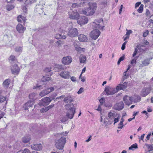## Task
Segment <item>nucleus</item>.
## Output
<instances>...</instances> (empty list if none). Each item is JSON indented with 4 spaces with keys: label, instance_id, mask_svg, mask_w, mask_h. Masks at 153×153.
Listing matches in <instances>:
<instances>
[{
    "label": "nucleus",
    "instance_id": "31",
    "mask_svg": "<svg viewBox=\"0 0 153 153\" xmlns=\"http://www.w3.org/2000/svg\"><path fill=\"white\" fill-rule=\"evenodd\" d=\"M9 59L10 62L11 63L16 62L17 61L15 56L13 55H11Z\"/></svg>",
    "mask_w": 153,
    "mask_h": 153
},
{
    "label": "nucleus",
    "instance_id": "41",
    "mask_svg": "<svg viewBox=\"0 0 153 153\" xmlns=\"http://www.w3.org/2000/svg\"><path fill=\"white\" fill-rule=\"evenodd\" d=\"M56 94L54 96V97H51V98H52V100H54V101H56V100L57 99H63V98H65V95H62L61 96H60V97H57L56 99H55V97H56Z\"/></svg>",
    "mask_w": 153,
    "mask_h": 153
},
{
    "label": "nucleus",
    "instance_id": "35",
    "mask_svg": "<svg viewBox=\"0 0 153 153\" xmlns=\"http://www.w3.org/2000/svg\"><path fill=\"white\" fill-rule=\"evenodd\" d=\"M153 145L152 144H149L147 143L145 144V146H146L148 150V152H149L153 150Z\"/></svg>",
    "mask_w": 153,
    "mask_h": 153
},
{
    "label": "nucleus",
    "instance_id": "32",
    "mask_svg": "<svg viewBox=\"0 0 153 153\" xmlns=\"http://www.w3.org/2000/svg\"><path fill=\"white\" fill-rule=\"evenodd\" d=\"M30 140V137L29 136L24 137L22 139V141L25 143H27Z\"/></svg>",
    "mask_w": 153,
    "mask_h": 153
},
{
    "label": "nucleus",
    "instance_id": "56",
    "mask_svg": "<svg viewBox=\"0 0 153 153\" xmlns=\"http://www.w3.org/2000/svg\"><path fill=\"white\" fill-rule=\"evenodd\" d=\"M127 42V41H125L122 45V47H121V49L122 50H123L125 49V46Z\"/></svg>",
    "mask_w": 153,
    "mask_h": 153
},
{
    "label": "nucleus",
    "instance_id": "34",
    "mask_svg": "<svg viewBox=\"0 0 153 153\" xmlns=\"http://www.w3.org/2000/svg\"><path fill=\"white\" fill-rule=\"evenodd\" d=\"M55 38L57 39H65L66 38V36L64 35H62L60 34H57L55 36Z\"/></svg>",
    "mask_w": 153,
    "mask_h": 153
},
{
    "label": "nucleus",
    "instance_id": "4",
    "mask_svg": "<svg viewBox=\"0 0 153 153\" xmlns=\"http://www.w3.org/2000/svg\"><path fill=\"white\" fill-rule=\"evenodd\" d=\"M104 91L107 95H113L118 91L117 87L113 88L110 86H107L105 88Z\"/></svg>",
    "mask_w": 153,
    "mask_h": 153
},
{
    "label": "nucleus",
    "instance_id": "60",
    "mask_svg": "<svg viewBox=\"0 0 153 153\" xmlns=\"http://www.w3.org/2000/svg\"><path fill=\"white\" fill-rule=\"evenodd\" d=\"M83 91V88H81L79 91L77 92V93L79 94H81Z\"/></svg>",
    "mask_w": 153,
    "mask_h": 153
},
{
    "label": "nucleus",
    "instance_id": "6",
    "mask_svg": "<svg viewBox=\"0 0 153 153\" xmlns=\"http://www.w3.org/2000/svg\"><path fill=\"white\" fill-rule=\"evenodd\" d=\"M50 98L48 97H45L42 98L39 102V105L40 106H45L48 105L51 102Z\"/></svg>",
    "mask_w": 153,
    "mask_h": 153
},
{
    "label": "nucleus",
    "instance_id": "10",
    "mask_svg": "<svg viewBox=\"0 0 153 153\" xmlns=\"http://www.w3.org/2000/svg\"><path fill=\"white\" fill-rule=\"evenodd\" d=\"M10 69L12 74H18L19 73L20 69L16 64H14L11 66Z\"/></svg>",
    "mask_w": 153,
    "mask_h": 153
},
{
    "label": "nucleus",
    "instance_id": "48",
    "mask_svg": "<svg viewBox=\"0 0 153 153\" xmlns=\"http://www.w3.org/2000/svg\"><path fill=\"white\" fill-rule=\"evenodd\" d=\"M48 110V109L47 108V107L45 108H42L40 110V111L41 112L43 113L47 111Z\"/></svg>",
    "mask_w": 153,
    "mask_h": 153
},
{
    "label": "nucleus",
    "instance_id": "45",
    "mask_svg": "<svg viewBox=\"0 0 153 153\" xmlns=\"http://www.w3.org/2000/svg\"><path fill=\"white\" fill-rule=\"evenodd\" d=\"M14 7V6L12 5H10L7 6L6 7V9L9 11L12 10Z\"/></svg>",
    "mask_w": 153,
    "mask_h": 153
},
{
    "label": "nucleus",
    "instance_id": "44",
    "mask_svg": "<svg viewBox=\"0 0 153 153\" xmlns=\"http://www.w3.org/2000/svg\"><path fill=\"white\" fill-rule=\"evenodd\" d=\"M80 4L79 3H74L72 5V7H80Z\"/></svg>",
    "mask_w": 153,
    "mask_h": 153
},
{
    "label": "nucleus",
    "instance_id": "13",
    "mask_svg": "<svg viewBox=\"0 0 153 153\" xmlns=\"http://www.w3.org/2000/svg\"><path fill=\"white\" fill-rule=\"evenodd\" d=\"M54 90L53 87H51L45 90H43L39 93V95L42 97L45 96L51 92L53 91Z\"/></svg>",
    "mask_w": 153,
    "mask_h": 153
},
{
    "label": "nucleus",
    "instance_id": "39",
    "mask_svg": "<svg viewBox=\"0 0 153 153\" xmlns=\"http://www.w3.org/2000/svg\"><path fill=\"white\" fill-rule=\"evenodd\" d=\"M138 148V146L137 144L135 143L131 145V146L129 147L128 149L130 150H133V149H137Z\"/></svg>",
    "mask_w": 153,
    "mask_h": 153
},
{
    "label": "nucleus",
    "instance_id": "52",
    "mask_svg": "<svg viewBox=\"0 0 153 153\" xmlns=\"http://www.w3.org/2000/svg\"><path fill=\"white\" fill-rule=\"evenodd\" d=\"M138 49L137 48H136L135 49V50L134 52V53L133 54L132 56L133 57H134L137 54L138 51Z\"/></svg>",
    "mask_w": 153,
    "mask_h": 153
},
{
    "label": "nucleus",
    "instance_id": "21",
    "mask_svg": "<svg viewBox=\"0 0 153 153\" xmlns=\"http://www.w3.org/2000/svg\"><path fill=\"white\" fill-rule=\"evenodd\" d=\"M124 104L123 102H120L116 104L114 106V108L118 110H120L123 109L124 107Z\"/></svg>",
    "mask_w": 153,
    "mask_h": 153
},
{
    "label": "nucleus",
    "instance_id": "57",
    "mask_svg": "<svg viewBox=\"0 0 153 153\" xmlns=\"http://www.w3.org/2000/svg\"><path fill=\"white\" fill-rule=\"evenodd\" d=\"M37 88H39V89H42L43 88V86L42 85H37L36 86H34L33 87V88L34 89H37Z\"/></svg>",
    "mask_w": 153,
    "mask_h": 153
},
{
    "label": "nucleus",
    "instance_id": "15",
    "mask_svg": "<svg viewBox=\"0 0 153 153\" xmlns=\"http://www.w3.org/2000/svg\"><path fill=\"white\" fill-rule=\"evenodd\" d=\"M76 109L75 108H72L69 110H68L66 114V116L68 118L72 119L75 113Z\"/></svg>",
    "mask_w": 153,
    "mask_h": 153
},
{
    "label": "nucleus",
    "instance_id": "47",
    "mask_svg": "<svg viewBox=\"0 0 153 153\" xmlns=\"http://www.w3.org/2000/svg\"><path fill=\"white\" fill-rule=\"evenodd\" d=\"M123 121H121L118 124V128L122 129L123 127Z\"/></svg>",
    "mask_w": 153,
    "mask_h": 153
},
{
    "label": "nucleus",
    "instance_id": "63",
    "mask_svg": "<svg viewBox=\"0 0 153 153\" xmlns=\"http://www.w3.org/2000/svg\"><path fill=\"white\" fill-rule=\"evenodd\" d=\"M22 10H23L24 12L25 13H26L27 11V8L23 6L22 8Z\"/></svg>",
    "mask_w": 153,
    "mask_h": 153
},
{
    "label": "nucleus",
    "instance_id": "62",
    "mask_svg": "<svg viewBox=\"0 0 153 153\" xmlns=\"http://www.w3.org/2000/svg\"><path fill=\"white\" fill-rule=\"evenodd\" d=\"M70 79L72 82H74L76 81V78L74 76L71 77Z\"/></svg>",
    "mask_w": 153,
    "mask_h": 153
},
{
    "label": "nucleus",
    "instance_id": "30",
    "mask_svg": "<svg viewBox=\"0 0 153 153\" xmlns=\"http://www.w3.org/2000/svg\"><path fill=\"white\" fill-rule=\"evenodd\" d=\"M26 20V17L25 16H22L21 15H19L17 17V21L18 22H24Z\"/></svg>",
    "mask_w": 153,
    "mask_h": 153
},
{
    "label": "nucleus",
    "instance_id": "51",
    "mask_svg": "<svg viewBox=\"0 0 153 153\" xmlns=\"http://www.w3.org/2000/svg\"><path fill=\"white\" fill-rule=\"evenodd\" d=\"M22 48L20 47H16L15 48V51L17 52H21L22 51Z\"/></svg>",
    "mask_w": 153,
    "mask_h": 153
},
{
    "label": "nucleus",
    "instance_id": "9",
    "mask_svg": "<svg viewBox=\"0 0 153 153\" xmlns=\"http://www.w3.org/2000/svg\"><path fill=\"white\" fill-rule=\"evenodd\" d=\"M88 18L84 16H81L78 18L77 22L79 25H85L87 24L88 22Z\"/></svg>",
    "mask_w": 153,
    "mask_h": 153
},
{
    "label": "nucleus",
    "instance_id": "3",
    "mask_svg": "<svg viewBox=\"0 0 153 153\" xmlns=\"http://www.w3.org/2000/svg\"><path fill=\"white\" fill-rule=\"evenodd\" d=\"M79 13L87 16H92L94 13V11L92 10L89 7L86 8L82 9H80L79 10Z\"/></svg>",
    "mask_w": 153,
    "mask_h": 153
},
{
    "label": "nucleus",
    "instance_id": "59",
    "mask_svg": "<svg viewBox=\"0 0 153 153\" xmlns=\"http://www.w3.org/2000/svg\"><path fill=\"white\" fill-rule=\"evenodd\" d=\"M146 15L147 16L149 17L150 16V12L149 10L146 9Z\"/></svg>",
    "mask_w": 153,
    "mask_h": 153
},
{
    "label": "nucleus",
    "instance_id": "8",
    "mask_svg": "<svg viewBox=\"0 0 153 153\" xmlns=\"http://www.w3.org/2000/svg\"><path fill=\"white\" fill-rule=\"evenodd\" d=\"M100 34V32L98 30L95 29L91 31L90 34V36L92 39H96Z\"/></svg>",
    "mask_w": 153,
    "mask_h": 153
},
{
    "label": "nucleus",
    "instance_id": "25",
    "mask_svg": "<svg viewBox=\"0 0 153 153\" xmlns=\"http://www.w3.org/2000/svg\"><path fill=\"white\" fill-rule=\"evenodd\" d=\"M73 98L70 95L65 97L64 100V102L66 103H71L73 102Z\"/></svg>",
    "mask_w": 153,
    "mask_h": 153
},
{
    "label": "nucleus",
    "instance_id": "36",
    "mask_svg": "<svg viewBox=\"0 0 153 153\" xmlns=\"http://www.w3.org/2000/svg\"><path fill=\"white\" fill-rule=\"evenodd\" d=\"M140 97L138 95L135 96L133 98V100L134 102H137L140 100Z\"/></svg>",
    "mask_w": 153,
    "mask_h": 153
},
{
    "label": "nucleus",
    "instance_id": "12",
    "mask_svg": "<svg viewBox=\"0 0 153 153\" xmlns=\"http://www.w3.org/2000/svg\"><path fill=\"white\" fill-rule=\"evenodd\" d=\"M72 59L70 56H67L63 57L62 59V62L63 64L66 65L70 63L72 61Z\"/></svg>",
    "mask_w": 153,
    "mask_h": 153
},
{
    "label": "nucleus",
    "instance_id": "38",
    "mask_svg": "<svg viewBox=\"0 0 153 153\" xmlns=\"http://www.w3.org/2000/svg\"><path fill=\"white\" fill-rule=\"evenodd\" d=\"M138 57H135L134 59H133L131 62V64L133 66H134L136 64V61L137 58Z\"/></svg>",
    "mask_w": 153,
    "mask_h": 153
},
{
    "label": "nucleus",
    "instance_id": "7",
    "mask_svg": "<svg viewBox=\"0 0 153 153\" xmlns=\"http://www.w3.org/2000/svg\"><path fill=\"white\" fill-rule=\"evenodd\" d=\"M69 18L72 19L77 20L79 16L76 10H71L69 12Z\"/></svg>",
    "mask_w": 153,
    "mask_h": 153
},
{
    "label": "nucleus",
    "instance_id": "18",
    "mask_svg": "<svg viewBox=\"0 0 153 153\" xmlns=\"http://www.w3.org/2000/svg\"><path fill=\"white\" fill-rule=\"evenodd\" d=\"M150 91L151 88L150 87L143 88L141 91V96L143 97L146 96L149 93Z\"/></svg>",
    "mask_w": 153,
    "mask_h": 153
},
{
    "label": "nucleus",
    "instance_id": "19",
    "mask_svg": "<svg viewBox=\"0 0 153 153\" xmlns=\"http://www.w3.org/2000/svg\"><path fill=\"white\" fill-rule=\"evenodd\" d=\"M34 103V102H33V101H31V100H29L25 104L24 108H25V110H27L29 108L32 107Z\"/></svg>",
    "mask_w": 153,
    "mask_h": 153
},
{
    "label": "nucleus",
    "instance_id": "22",
    "mask_svg": "<svg viewBox=\"0 0 153 153\" xmlns=\"http://www.w3.org/2000/svg\"><path fill=\"white\" fill-rule=\"evenodd\" d=\"M32 149L37 151H40L42 149V146L41 144H34L31 146Z\"/></svg>",
    "mask_w": 153,
    "mask_h": 153
},
{
    "label": "nucleus",
    "instance_id": "29",
    "mask_svg": "<svg viewBox=\"0 0 153 153\" xmlns=\"http://www.w3.org/2000/svg\"><path fill=\"white\" fill-rule=\"evenodd\" d=\"M86 57L85 56L81 55L79 57V62L81 63H84L86 61Z\"/></svg>",
    "mask_w": 153,
    "mask_h": 153
},
{
    "label": "nucleus",
    "instance_id": "64",
    "mask_svg": "<svg viewBox=\"0 0 153 153\" xmlns=\"http://www.w3.org/2000/svg\"><path fill=\"white\" fill-rule=\"evenodd\" d=\"M104 100L105 99L103 98H102L99 101L101 105H102L103 104V103L104 102Z\"/></svg>",
    "mask_w": 153,
    "mask_h": 153
},
{
    "label": "nucleus",
    "instance_id": "40",
    "mask_svg": "<svg viewBox=\"0 0 153 153\" xmlns=\"http://www.w3.org/2000/svg\"><path fill=\"white\" fill-rule=\"evenodd\" d=\"M55 67L58 69L59 71L64 70V66L62 65H55Z\"/></svg>",
    "mask_w": 153,
    "mask_h": 153
},
{
    "label": "nucleus",
    "instance_id": "5",
    "mask_svg": "<svg viewBox=\"0 0 153 153\" xmlns=\"http://www.w3.org/2000/svg\"><path fill=\"white\" fill-rule=\"evenodd\" d=\"M102 21L103 20L102 19L95 20L92 23L93 27H94V28L99 29H103L104 26L102 27L101 26Z\"/></svg>",
    "mask_w": 153,
    "mask_h": 153
},
{
    "label": "nucleus",
    "instance_id": "11",
    "mask_svg": "<svg viewBox=\"0 0 153 153\" xmlns=\"http://www.w3.org/2000/svg\"><path fill=\"white\" fill-rule=\"evenodd\" d=\"M79 42L78 41H75L74 42L73 45L75 47L76 51L80 53L84 52L85 51V48H82L79 46Z\"/></svg>",
    "mask_w": 153,
    "mask_h": 153
},
{
    "label": "nucleus",
    "instance_id": "23",
    "mask_svg": "<svg viewBox=\"0 0 153 153\" xmlns=\"http://www.w3.org/2000/svg\"><path fill=\"white\" fill-rule=\"evenodd\" d=\"M89 8L92 10H93L95 13V11L97 7V4L95 2H90L88 3Z\"/></svg>",
    "mask_w": 153,
    "mask_h": 153
},
{
    "label": "nucleus",
    "instance_id": "2",
    "mask_svg": "<svg viewBox=\"0 0 153 153\" xmlns=\"http://www.w3.org/2000/svg\"><path fill=\"white\" fill-rule=\"evenodd\" d=\"M65 137H61V138L55 141V145L56 147L59 149H62L66 141Z\"/></svg>",
    "mask_w": 153,
    "mask_h": 153
},
{
    "label": "nucleus",
    "instance_id": "37",
    "mask_svg": "<svg viewBox=\"0 0 153 153\" xmlns=\"http://www.w3.org/2000/svg\"><path fill=\"white\" fill-rule=\"evenodd\" d=\"M73 106L74 105L72 103L68 104L65 105L66 109L68 110H69L72 108H73Z\"/></svg>",
    "mask_w": 153,
    "mask_h": 153
},
{
    "label": "nucleus",
    "instance_id": "54",
    "mask_svg": "<svg viewBox=\"0 0 153 153\" xmlns=\"http://www.w3.org/2000/svg\"><path fill=\"white\" fill-rule=\"evenodd\" d=\"M149 31L148 30H146L145 32L143 33V36L144 37H146L149 34Z\"/></svg>",
    "mask_w": 153,
    "mask_h": 153
},
{
    "label": "nucleus",
    "instance_id": "17",
    "mask_svg": "<svg viewBox=\"0 0 153 153\" xmlns=\"http://www.w3.org/2000/svg\"><path fill=\"white\" fill-rule=\"evenodd\" d=\"M108 117L109 119L108 122L111 124L114 121V119L115 117V113L111 112H109L108 114Z\"/></svg>",
    "mask_w": 153,
    "mask_h": 153
},
{
    "label": "nucleus",
    "instance_id": "20",
    "mask_svg": "<svg viewBox=\"0 0 153 153\" xmlns=\"http://www.w3.org/2000/svg\"><path fill=\"white\" fill-rule=\"evenodd\" d=\"M17 30L20 33H23L25 30V27L21 24H19L16 26Z\"/></svg>",
    "mask_w": 153,
    "mask_h": 153
},
{
    "label": "nucleus",
    "instance_id": "53",
    "mask_svg": "<svg viewBox=\"0 0 153 153\" xmlns=\"http://www.w3.org/2000/svg\"><path fill=\"white\" fill-rule=\"evenodd\" d=\"M22 153H31L30 151L27 149H25Z\"/></svg>",
    "mask_w": 153,
    "mask_h": 153
},
{
    "label": "nucleus",
    "instance_id": "28",
    "mask_svg": "<svg viewBox=\"0 0 153 153\" xmlns=\"http://www.w3.org/2000/svg\"><path fill=\"white\" fill-rule=\"evenodd\" d=\"M10 83V80L9 79H6L3 82V84L4 87L7 88Z\"/></svg>",
    "mask_w": 153,
    "mask_h": 153
},
{
    "label": "nucleus",
    "instance_id": "58",
    "mask_svg": "<svg viewBox=\"0 0 153 153\" xmlns=\"http://www.w3.org/2000/svg\"><path fill=\"white\" fill-rule=\"evenodd\" d=\"M56 43L57 44V46L58 47H59L61 46L62 42L61 41L59 40L56 42Z\"/></svg>",
    "mask_w": 153,
    "mask_h": 153
},
{
    "label": "nucleus",
    "instance_id": "42",
    "mask_svg": "<svg viewBox=\"0 0 153 153\" xmlns=\"http://www.w3.org/2000/svg\"><path fill=\"white\" fill-rule=\"evenodd\" d=\"M45 2L44 1H40L39 4L38 5H37L35 7V9H37L38 8V7L40 6H43L45 5Z\"/></svg>",
    "mask_w": 153,
    "mask_h": 153
},
{
    "label": "nucleus",
    "instance_id": "50",
    "mask_svg": "<svg viewBox=\"0 0 153 153\" xmlns=\"http://www.w3.org/2000/svg\"><path fill=\"white\" fill-rule=\"evenodd\" d=\"M126 33L125 35H128L129 36V35L132 33V31L131 30H127L126 29Z\"/></svg>",
    "mask_w": 153,
    "mask_h": 153
},
{
    "label": "nucleus",
    "instance_id": "49",
    "mask_svg": "<svg viewBox=\"0 0 153 153\" xmlns=\"http://www.w3.org/2000/svg\"><path fill=\"white\" fill-rule=\"evenodd\" d=\"M68 118L67 117H63L62 118L61 120L62 122H65L68 120Z\"/></svg>",
    "mask_w": 153,
    "mask_h": 153
},
{
    "label": "nucleus",
    "instance_id": "55",
    "mask_svg": "<svg viewBox=\"0 0 153 153\" xmlns=\"http://www.w3.org/2000/svg\"><path fill=\"white\" fill-rule=\"evenodd\" d=\"M5 92L3 90H0V97L3 96L5 94Z\"/></svg>",
    "mask_w": 153,
    "mask_h": 153
},
{
    "label": "nucleus",
    "instance_id": "61",
    "mask_svg": "<svg viewBox=\"0 0 153 153\" xmlns=\"http://www.w3.org/2000/svg\"><path fill=\"white\" fill-rule=\"evenodd\" d=\"M85 70H86V68L85 67L82 70V72L79 76V79H80V78H81V76H82V74L84 72H85Z\"/></svg>",
    "mask_w": 153,
    "mask_h": 153
},
{
    "label": "nucleus",
    "instance_id": "27",
    "mask_svg": "<svg viewBox=\"0 0 153 153\" xmlns=\"http://www.w3.org/2000/svg\"><path fill=\"white\" fill-rule=\"evenodd\" d=\"M152 59V58H151L150 59H146L144 61L142 62V64L140 65V67H143V66H146L148 65L150 63V60Z\"/></svg>",
    "mask_w": 153,
    "mask_h": 153
},
{
    "label": "nucleus",
    "instance_id": "24",
    "mask_svg": "<svg viewBox=\"0 0 153 153\" xmlns=\"http://www.w3.org/2000/svg\"><path fill=\"white\" fill-rule=\"evenodd\" d=\"M127 84V82H125L123 84H120L118 85L117 87V91H118L119 90L125 89L126 88Z\"/></svg>",
    "mask_w": 153,
    "mask_h": 153
},
{
    "label": "nucleus",
    "instance_id": "14",
    "mask_svg": "<svg viewBox=\"0 0 153 153\" xmlns=\"http://www.w3.org/2000/svg\"><path fill=\"white\" fill-rule=\"evenodd\" d=\"M59 75L61 77L64 79H68L71 76L70 73L68 71H62Z\"/></svg>",
    "mask_w": 153,
    "mask_h": 153
},
{
    "label": "nucleus",
    "instance_id": "1",
    "mask_svg": "<svg viewBox=\"0 0 153 153\" xmlns=\"http://www.w3.org/2000/svg\"><path fill=\"white\" fill-rule=\"evenodd\" d=\"M66 28L69 30L68 33V35L71 37H74L77 36L78 34L77 30L75 28H71L72 26V23L71 22H68L66 24Z\"/></svg>",
    "mask_w": 153,
    "mask_h": 153
},
{
    "label": "nucleus",
    "instance_id": "16",
    "mask_svg": "<svg viewBox=\"0 0 153 153\" xmlns=\"http://www.w3.org/2000/svg\"><path fill=\"white\" fill-rule=\"evenodd\" d=\"M123 101L126 105H129L132 103L133 101V97L125 95L124 97Z\"/></svg>",
    "mask_w": 153,
    "mask_h": 153
},
{
    "label": "nucleus",
    "instance_id": "33",
    "mask_svg": "<svg viewBox=\"0 0 153 153\" xmlns=\"http://www.w3.org/2000/svg\"><path fill=\"white\" fill-rule=\"evenodd\" d=\"M36 94L34 93H30L29 96V98L30 99L32 100L31 101H33L34 102V100L36 99Z\"/></svg>",
    "mask_w": 153,
    "mask_h": 153
},
{
    "label": "nucleus",
    "instance_id": "46",
    "mask_svg": "<svg viewBox=\"0 0 153 153\" xmlns=\"http://www.w3.org/2000/svg\"><path fill=\"white\" fill-rule=\"evenodd\" d=\"M6 98L4 96L0 97V103H2L6 100Z\"/></svg>",
    "mask_w": 153,
    "mask_h": 153
},
{
    "label": "nucleus",
    "instance_id": "43",
    "mask_svg": "<svg viewBox=\"0 0 153 153\" xmlns=\"http://www.w3.org/2000/svg\"><path fill=\"white\" fill-rule=\"evenodd\" d=\"M143 6H144L142 4H141L140 5V7L137 9V10L138 12H139V13H141L142 12L143 10Z\"/></svg>",
    "mask_w": 153,
    "mask_h": 153
},
{
    "label": "nucleus",
    "instance_id": "26",
    "mask_svg": "<svg viewBox=\"0 0 153 153\" xmlns=\"http://www.w3.org/2000/svg\"><path fill=\"white\" fill-rule=\"evenodd\" d=\"M78 39L80 42H86L87 40L86 36L83 34H80L78 36Z\"/></svg>",
    "mask_w": 153,
    "mask_h": 153
}]
</instances>
